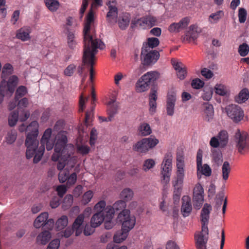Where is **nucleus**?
I'll return each instance as SVG.
<instances>
[{"label": "nucleus", "mask_w": 249, "mask_h": 249, "mask_svg": "<svg viewBox=\"0 0 249 249\" xmlns=\"http://www.w3.org/2000/svg\"><path fill=\"white\" fill-rule=\"evenodd\" d=\"M94 12L90 8L86 17L83 29L84 48L83 52V63L89 64V80L92 82L95 75L93 69L95 64V55L97 53V49H103L104 44L96 38L95 34Z\"/></svg>", "instance_id": "f257e3e1"}, {"label": "nucleus", "mask_w": 249, "mask_h": 249, "mask_svg": "<svg viewBox=\"0 0 249 249\" xmlns=\"http://www.w3.org/2000/svg\"><path fill=\"white\" fill-rule=\"evenodd\" d=\"M67 133L65 131H60L55 137L56 143L54 147V153L52 156V160L54 161L59 160L57 168L61 171L68 163L73 152V147L67 145L68 139Z\"/></svg>", "instance_id": "f03ea898"}, {"label": "nucleus", "mask_w": 249, "mask_h": 249, "mask_svg": "<svg viewBox=\"0 0 249 249\" xmlns=\"http://www.w3.org/2000/svg\"><path fill=\"white\" fill-rule=\"evenodd\" d=\"M38 124L36 121L32 122L28 126L24 124H21L18 130L20 132H27L25 140V145L27 147L26 157L29 159L33 157L36 148L38 145L37 137L38 134Z\"/></svg>", "instance_id": "7ed1b4c3"}, {"label": "nucleus", "mask_w": 249, "mask_h": 249, "mask_svg": "<svg viewBox=\"0 0 249 249\" xmlns=\"http://www.w3.org/2000/svg\"><path fill=\"white\" fill-rule=\"evenodd\" d=\"M212 210L210 204L205 203L201 210L200 214L202 224L201 231L195 235V240L197 249H207L206 244L208 241L209 230L208 224L210 218V213Z\"/></svg>", "instance_id": "20e7f679"}, {"label": "nucleus", "mask_w": 249, "mask_h": 249, "mask_svg": "<svg viewBox=\"0 0 249 249\" xmlns=\"http://www.w3.org/2000/svg\"><path fill=\"white\" fill-rule=\"evenodd\" d=\"M13 69L12 65L7 63L3 66L2 72V81L0 83V95L3 97L5 95L8 93L12 94L18 84V79L16 75L11 76L7 81L6 79L13 72Z\"/></svg>", "instance_id": "39448f33"}, {"label": "nucleus", "mask_w": 249, "mask_h": 249, "mask_svg": "<svg viewBox=\"0 0 249 249\" xmlns=\"http://www.w3.org/2000/svg\"><path fill=\"white\" fill-rule=\"evenodd\" d=\"M52 133V131L51 128L47 129L44 132L40 141L41 145L37 150V147L36 148L33 155L34 156L33 161L35 163H37L41 160L44 154L45 146L48 151L52 150L53 146H55L54 141L50 139Z\"/></svg>", "instance_id": "423d86ee"}, {"label": "nucleus", "mask_w": 249, "mask_h": 249, "mask_svg": "<svg viewBox=\"0 0 249 249\" xmlns=\"http://www.w3.org/2000/svg\"><path fill=\"white\" fill-rule=\"evenodd\" d=\"M160 74L157 71H150L142 75L136 84L137 92H144L149 88L150 86L159 78Z\"/></svg>", "instance_id": "0eeeda50"}, {"label": "nucleus", "mask_w": 249, "mask_h": 249, "mask_svg": "<svg viewBox=\"0 0 249 249\" xmlns=\"http://www.w3.org/2000/svg\"><path fill=\"white\" fill-rule=\"evenodd\" d=\"M159 142V140L154 137L143 138L133 145V150L142 155H145L150 149L155 147Z\"/></svg>", "instance_id": "6e6552de"}, {"label": "nucleus", "mask_w": 249, "mask_h": 249, "mask_svg": "<svg viewBox=\"0 0 249 249\" xmlns=\"http://www.w3.org/2000/svg\"><path fill=\"white\" fill-rule=\"evenodd\" d=\"M117 222L122 224L123 230L129 232L133 229L136 224V218L130 214L129 210L121 211L116 218Z\"/></svg>", "instance_id": "1a4fd4ad"}, {"label": "nucleus", "mask_w": 249, "mask_h": 249, "mask_svg": "<svg viewBox=\"0 0 249 249\" xmlns=\"http://www.w3.org/2000/svg\"><path fill=\"white\" fill-rule=\"evenodd\" d=\"M172 156L170 154H166L161 164L160 171L161 183L164 185L169 183L172 169Z\"/></svg>", "instance_id": "9d476101"}, {"label": "nucleus", "mask_w": 249, "mask_h": 249, "mask_svg": "<svg viewBox=\"0 0 249 249\" xmlns=\"http://www.w3.org/2000/svg\"><path fill=\"white\" fill-rule=\"evenodd\" d=\"M160 57L159 52L156 50H149L142 48L141 50L142 63L143 65H150L157 62Z\"/></svg>", "instance_id": "9b49d317"}, {"label": "nucleus", "mask_w": 249, "mask_h": 249, "mask_svg": "<svg viewBox=\"0 0 249 249\" xmlns=\"http://www.w3.org/2000/svg\"><path fill=\"white\" fill-rule=\"evenodd\" d=\"M202 150L198 149L196 155L197 175L198 178H201V175L210 177L212 174L211 168L208 164L202 165Z\"/></svg>", "instance_id": "f8f14e48"}, {"label": "nucleus", "mask_w": 249, "mask_h": 249, "mask_svg": "<svg viewBox=\"0 0 249 249\" xmlns=\"http://www.w3.org/2000/svg\"><path fill=\"white\" fill-rule=\"evenodd\" d=\"M225 109L227 115L235 123L240 122L243 118L244 111L237 105H230L226 107Z\"/></svg>", "instance_id": "ddd939ff"}, {"label": "nucleus", "mask_w": 249, "mask_h": 249, "mask_svg": "<svg viewBox=\"0 0 249 249\" xmlns=\"http://www.w3.org/2000/svg\"><path fill=\"white\" fill-rule=\"evenodd\" d=\"M204 189L202 186L199 183H197L194 189L193 202L194 206L196 209H199L204 201Z\"/></svg>", "instance_id": "4468645a"}, {"label": "nucleus", "mask_w": 249, "mask_h": 249, "mask_svg": "<svg viewBox=\"0 0 249 249\" xmlns=\"http://www.w3.org/2000/svg\"><path fill=\"white\" fill-rule=\"evenodd\" d=\"M235 139L236 143V147L240 153L243 154V151L249 149V144L247 142L246 140V135L241 134L239 130H238L235 133Z\"/></svg>", "instance_id": "2eb2a0df"}, {"label": "nucleus", "mask_w": 249, "mask_h": 249, "mask_svg": "<svg viewBox=\"0 0 249 249\" xmlns=\"http://www.w3.org/2000/svg\"><path fill=\"white\" fill-rule=\"evenodd\" d=\"M176 95L174 92L168 93L167 96L166 109L167 114L172 116L174 114L175 106L176 102Z\"/></svg>", "instance_id": "dca6fc26"}, {"label": "nucleus", "mask_w": 249, "mask_h": 249, "mask_svg": "<svg viewBox=\"0 0 249 249\" xmlns=\"http://www.w3.org/2000/svg\"><path fill=\"white\" fill-rule=\"evenodd\" d=\"M192 210L191 200L189 196H184L182 198L181 213L184 217L189 215Z\"/></svg>", "instance_id": "f3484780"}, {"label": "nucleus", "mask_w": 249, "mask_h": 249, "mask_svg": "<svg viewBox=\"0 0 249 249\" xmlns=\"http://www.w3.org/2000/svg\"><path fill=\"white\" fill-rule=\"evenodd\" d=\"M189 21L188 18H184L179 22L171 24L168 28V30L172 33L179 32L181 30L185 29L188 26Z\"/></svg>", "instance_id": "a211bd4d"}, {"label": "nucleus", "mask_w": 249, "mask_h": 249, "mask_svg": "<svg viewBox=\"0 0 249 249\" xmlns=\"http://www.w3.org/2000/svg\"><path fill=\"white\" fill-rule=\"evenodd\" d=\"M172 64L177 72L178 78L180 80L184 79L187 75V71L185 66L181 62L176 60H172Z\"/></svg>", "instance_id": "6ab92c4d"}, {"label": "nucleus", "mask_w": 249, "mask_h": 249, "mask_svg": "<svg viewBox=\"0 0 249 249\" xmlns=\"http://www.w3.org/2000/svg\"><path fill=\"white\" fill-rule=\"evenodd\" d=\"M184 168H177L176 180L173 182L175 189L178 192L180 191L181 185L183 182L184 178Z\"/></svg>", "instance_id": "aec40b11"}, {"label": "nucleus", "mask_w": 249, "mask_h": 249, "mask_svg": "<svg viewBox=\"0 0 249 249\" xmlns=\"http://www.w3.org/2000/svg\"><path fill=\"white\" fill-rule=\"evenodd\" d=\"M31 33V29L30 27H23L17 31L16 37L23 41H25L30 39V34Z\"/></svg>", "instance_id": "412c9836"}, {"label": "nucleus", "mask_w": 249, "mask_h": 249, "mask_svg": "<svg viewBox=\"0 0 249 249\" xmlns=\"http://www.w3.org/2000/svg\"><path fill=\"white\" fill-rule=\"evenodd\" d=\"M126 203L122 200L116 201L112 207L110 206V224L115 213L119 211H122L125 210L124 208L126 207Z\"/></svg>", "instance_id": "4be33fe9"}, {"label": "nucleus", "mask_w": 249, "mask_h": 249, "mask_svg": "<svg viewBox=\"0 0 249 249\" xmlns=\"http://www.w3.org/2000/svg\"><path fill=\"white\" fill-rule=\"evenodd\" d=\"M130 21V15L128 13H124L119 16L118 19V24L119 28L122 30H125L128 26Z\"/></svg>", "instance_id": "5701e85b"}, {"label": "nucleus", "mask_w": 249, "mask_h": 249, "mask_svg": "<svg viewBox=\"0 0 249 249\" xmlns=\"http://www.w3.org/2000/svg\"><path fill=\"white\" fill-rule=\"evenodd\" d=\"M224 194L222 192L219 193L217 195L215 200V207L217 210H218L220 208L221 206L222 205L223 202V205L222 207V213L223 214H225L227 205V198H225V199L224 200Z\"/></svg>", "instance_id": "b1692460"}, {"label": "nucleus", "mask_w": 249, "mask_h": 249, "mask_svg": "<svg viewBox=\"0 0 249 249\" xmlns=\"http://www.w3.org/2000/svg\"><path fill=\"white\" fill-rule=\"evenodd\" d=\"M84 219V215L83 214L79 215L75 219L73 223V232L75 231V235H79L82 231L81 225L83 223Z\"/></svg>", "instance_id": "393cba45"}, {"label": "nucleus", "mask_w": 249, "mask_h": 249, "mask_svg": "<svg viewBox=\"0 0 249 249\" xmlns=\"http://www.w3.org/2000/svg\"><path fill=\"white\" fill-rule=\"evenodd\" d=\"M157 92L154 89H151L149 95V111L154 113L157 108Z\"/></svg>", "instance_id": "a878e982"}, {"label": "nucleus", "mask_w": 249, "mask_h": 249, "mask_svg": "<svg viewBox=\"0 0 249 249\" xmlns=\"http://www.w3.org/2000/svg\"><path fill=\"white\" fill-rule=\"evenodd\" d=\"M198 27L196 25H192L189 27V31L185 35V38L189 41H194L197 37Z\"/></svg>", "instance_id": "bb28decb"}, {"label": "nucleus", "mask_w": 249, "mask_h": 249, "mask_svg": "<svg viewBox=\"0 0 249 249\" xmlns=\"http://www.w3.org/2000/svg\"><path fill=\"white\" fill-rule=\"evenodd\" d=\"M204 107V120L207 122H211L213 117L214 110L212 105L209 103H205L203 104Z\"/></svg>", "instance_id": "cd10ccee"}, {"label": "nucleus", "mask_w": 249, "mask_h": 249, "mask_svg": "<svg viewBox=\"0 0 249 249\" xmlns=\"http://www.w3.org/2000/svg\"><path fill=\"white\" fill-rule=\"evenodd\" d=\"M135 27H139L142 29L148 27V23L146 16L140 18H135L131 21V27L134 28Z\"/></svg>", "instance_id": "c85d7f7f"}, {"label": "nucleus", "mask_w": 249, "mask_h": 249, "mask_svg": "<svg viewBox=\"0 0 249 249\" xmlns=\"http://www.w3.org/2000/svg\"><path fill=\"white\" fill-rule=\"evenodd\" d=\"M118 9L115 0H110V23L117 22Z\"/></svg>", "instance_id": "c756f323"}, {"label": "nucleus", "mask_w": 249, "mask_h": 249, "mask_svg": "<svg viewBox=\"0 0 249 249\" xmlns=\"http://www.w3.org/2000/svg\"><path fill=\"white\" fill-rule=\"evenodd\" d=\"M249 98V90L244 88L239 93L238 95L235 97V101L238 103H245Z\"/></svg>", "instance_id": "7c9ffc66"}, {"label": "nucleus", "mask_w": 249, "mask_h": 249, "mask_svg": "<svg viewBox=\"0 0 249 249\" xmlns=\"http://www.w3.org/2000/svg\"><path fill=\"white\" fill-rule=\"evenodd\" d=\"M128 231L123 230L118 231L113 236V241L115 243H120L125 240L128 235Z\"/></svg>", "instance_id": "2f4dec72"}, {"label": "nucleus", "mask_w": 249, "mask_h": 249, "mask_svg": "<svg viewBox=\"0 0 249 249\" xmlns=\"http://www.w3.org/2000/svg\"><path fill=\"white\" fill-rule=\"evenodd\" d=\"M138 132L142 136H147L152 133V129L149 124L146 123H141L138 127Z\"/></svg>", "instance_id": "473e14b6"}, {"label": "nucleus", "mask_w": 249, "mask_h": 249, "mask_svg": "<svg viewBox=\"0 0 249 249\" xmlns=\"http://www.w3.org/2000/svg\"><path fill=\"white\" fill-rule=\"evenodd\" d=\"M105 218L104 214H102L101 213H96L91 217L90 223L92 227H97L102 223Z\"/></svg>", "instance_id": "72a5a7b5"}, {"label": "nucleus", "mask_w": 249, "mask_h": 249, "mask_svg": "<svg viewBox=\"0 0 249 249\" xmlns=\"http://www.w3.org/2000/svg\"><path fill=\"white\" fill-rule=\"evenodd\" d=\"M48 218V213H41L35 220L34 225L36 228H39L44 226L45 221Z\"/></svg>", "instance_id": "f704fd0d"}, {"label": "nucleus", "mask_w": 249, "mask_h": 249, "mask_svg": "<svg viewBox=\"0 0 249 249\" xmlns=\"http://www.w3.org/2000/svg\"><path fill=\"white\" fill-rule=\"evenodd\" d=\"M51 234L49 231H45L37 237V241L42 245H46L50 240Z\"/></svg>", "instance_id": "c9c22d12"}, {"label": "nucleus", "mask_w": 249, "mask_h": 249, "mask_svg": "<svg viewBox=\"0 0 249 249\" xmlns=\"http://www.w3.org/2000/svg\"><path fill=\"white\" fill-rule=\"evenodd\" d=\"M147 43L143 44L142 48L153 50L152 49L158 46L160 43L159 39L156 37H149L147 39Z\"/></svg>", "instance_id": "e433bc0d"}, {"label": "nucleus", "mask_w": 249, "mask_h": 249, "mask_svg": "<svg viewBox=\"0 0 249 249\" xmlns=\"http://www.w3.org/2000/svg\"><path fill=\"white\" fill-rule=\"evenodd\" d=\"M134 195L133 191L132 189L126 188L122 190L120 193V197L123 199V201H129L132 199Z\"/></svg>", "instance_id": "4c0bfd02"}, {"label": "nucleus", "mask_w": 249, "mask_h": 249, "mask_svg": "<svg viewBox=\"0 0 249 249\" xmlns=\"http://www.w3.org/2000/svg\"><path fill=\"white\" fill-rule=\"evenodd\" d=\"M74 21L75 20L71 17H69L66 18V23L63 25L65 33L75 32L73 29Z\"/></svg>", "instance_id": "58836bf2"}, {"label": "nucleus", "mask_w": 249, "mask_h": 249, "mask_svg": "<svg viewBox=\"0 0 249 249\" xmlns=\"http://www.w3.org/2000/svg\"><path fill=\"white\" fill-rule=\"evenodd\" d=\"M217 138L220 142V147H224L227 144L229 140L228 134L225 130H221L217 135Z\"/></svg>", "instance_id": "ea45409f"}, {"label": "nucleus", "mask_w": 249, "mask_h": 249, "mask_svg": "<svg viewBox=\"0 0 249 249\" xmlns=\"http://www.w3.org/2000/svg\"><path fill=\"white\" fill-rule=\"evenodd\" d=\"M74 32H75L65 33L67 35L68 45L71 49H74L77 44V41L75 39Z\"/></svg>", "instance_id": "a19ab883"}, {"label": "nucleus", "mask_w": 249, "mask_h": 249, "mask_svg": "<svg viewBox=\"0 0 249 249\" xmlns=\"http://www.w3.org/2000/svg\"><path fill=\"white\" fill-rule=\"evenodd\" d=\"M68 219L66 215L62 216L56 222V228L58 231L64 229L68 225Z\"/></svg>", "instance_id": "79ce46f5"}, {"label": "nucleus", "mask_w": 249, "mask_h": 249, "mask_svg": "<svg viewBox=\"0 0 249 249\" xmlns=\"http://www.w3.org/2000/svg\"><path fill=\"white\" fill-rule=\"evenodd\" d=\"M231 168L228 161L224 162L222 167V178L224 180H227L229 178V174L231 172Z\"/></svg>", "instance_id": "37998d69"}, {"label": "nucleus", "mask_w": 249, "mask_h": 249, "mask_svg": "<svg viewBox=\"0 0 249 249\" xmlns=\"http://www.w3.org/2000/svg\"><path fill=\"white\" fill-rule=\"evenodd\" d=\"M28 92L27 89L24 86H20L17 89L15 93V99L18 101L20 98L25 96Z\"/></svg>", "instance_id": "c03bdc74"}, {"label": "nucleus", "mask_w": 249, "mask_h": 249, "mask_svg": "<svg viewBox=\"0 0 249 249\" xmlns=\"http://www.w3.org/2000/svg\"><path fill=\"white\" fill-rule=\"evenodd\" d=\"M224 16V12L222 10L212 14L209 17V21L211 23H217Z\"/></svg>", "instance_id": "a18cd8bd"}, {"label": "nucleus", "mask_w": 249, "mask_h": 249, "mask_svg": "<svg viewBox=\"0 0 249 249\" xmlns=\"http://www.w3.org/2000/svg\"><path fill=\"white\" fill-rule=\"evenodd\" d=\"M46 6L51 11H56L59 7V3L56 0H44Z\"/></svg>", "instance_id": "49530a36"}, {"label": "nucleus", "mask_w": 249, "mask_h": 249, "mask_svg": "<svg viewBox=\"0 0 249 249\" xmlns=\"http://www.w3.org/2000/svg\"><path fill=\"white\" fill-rule=\"evenodd\" d=\"M119 107L118 102L110 99V118L118 113Z\"/></svg>", "instance_id": "de8ad7c7"}, {"label": "nucleus", "mask_w": 249, "mask_h": 249, "mask_svg": "<svg viewBox=\"0 0 249 249\" xmlns=\"http://www.w3.org/2000/svg\"><path fill=\"white\" fill-rule=\"evenodd\" d=\"M18 119V111H14L12 112L9 116L8 123L10 126L16 125Z\"/></svg>", "instance_id": "09e8293b"}, {"label": "nucleus", "mask_w": 249, "mask_h": 249, "mask_svg": "<svg viewBox=\"0 0 249 249\" xmlns=\"http://www.w3.org/2000/svg\"><path fill=\"white\" fill-rule=\"evenodd\" d=\"M106 205V202L104 200H101L95 205L94 210L96 213H101L102 214H104V210Z\"/></svg>", "instance_id": "8fccbe9b"}, {"label": "nucleus", "mask_w": 249, "mask_h": 249, "mask_svg": "<svg viewBox=\"0 0 249 249\" xmlns=\"http://www.w3.org/2000/svg\"><path fill=\"white\" fill-rule=\"evenodd\" d=\"M155 165V160L153 159H149L144 161L142 168L144 171H147L153 168Z\"/></svg>", "instance_id": "3c124183"}, {"label": "nucleus", "mask_w": 249, "mask_h": 249, "mask_svg": "<svg viewBox=\"0 0 249 249\" xmlns=\"http://www.w3.org/2000/svg\"><path fill=\"white\" fill-rule=\"evenodd\" d=\"M249 52V46L246 43L241 44L238 48V53L242 56H246Z\"/></svg>", "instance_id": "603ef678"}, {"label": "nucleus", "mask_w": 249, "mask_h": 249, "mask_svg": "<svg viewBox=\"0 0 249 249\" xmlns=\"http://www.w3.org/2000/svg\"><path fill=\"white\" fill-rule=\"evenodd\" d=\"M69 174V171L67 168L65 169L64 170L61 171L58 175L59 181L61 183H64L67 181Z\"/></svg>", "instance_id": "864d4df0"}, {"label": "nucleus", "mask_w": 249, "mask_h": 249, "mask_svg": "<svg viewBox=\"0 0 249 249\" xmlns=\"http://www.w3.org/2000/svg\"><path fill=\"white\" fill-rule=\"evenodd\" d=\"M20 113L18 112V119L20 122H24L27 120L30 115L29 111H25L24 109H19Z\"/></svg>", "instance_id": "5fc2aeb1"}, {"label": "nucleus", "mask_w": 249, "mask_h": 249, "mask_svg": "<svg viewBox=\"0 0 249 249\" xmlns=\"http://www.w3.org/2000/svg\"><path fill=\"white\" fill-rule=\"evenodd\" d=\"M215 93L221 96L225 95L227 93L226 87L221 84L216 85L215 87Z\"/></svg>", "instance_id": "6e6d98bb"}, {"label": "nucleus", "mask_w": 249, "mask_h": 249, "mask_svg": "<svg viewBox=\"0 0 249 249\" xmlns=\"http://www.w3.org/2000/svg\"><path fill=\"white\" fill-rule=\"evenodd\" d=\"M247 13L245 9L240 8L239 9L238 18L239 21L241 23H244L246 20Z\"/></svg>", "instance_id": "4d7b16f0"}, {"label": "nucleus", "mask_w": 249, "mask_h": 249, "mask_svg": "<svg viewBox=\"0 0 249 249\" xmlns=\"http://www.w3.org/2000/svg\"><path fill=\"white\" fill-rule=\"evenodd\" d=\"M204 82L199 78L193 79L191 85L194 89H199L203 87Z\"/></svg>", "instance_id": "13d9d810"}, {"label": "nucleus", "mask_w": 249, "mask_h": 249, "mask_svg": "<svg viewBox=\"0 0 249 249\" xmlns=\"http://www.w3.org/2000/svg\"><path fill=\"white\" fill-rule=\"evenodd\" d=\"M93 192L91 191L86 192L83 196L82 202L84 204H88L90 202L91 199L93 197Z\"/></svg>", "instance_id": "bf43d9fd"}, {"label": "nucleus", "mask_w": 249, "mask_h": 249, "mask_svg": "<svg viewBox=\"0 0 249 249\" xmlns=\"http://www.w3.org/2000/svg\"><path fill=\"white\" fill-rule=\"evenodd\" d=\"M95 106H92L89 110H88L86 113L85 115V123L89 124L92 120L93 116V110H94Z\"/></svg>", "instance_id": "052dcab7"}, {"label": "nucleus", "mask_w": 249, "mask_h": 249, "mask_svg": "<svg viewBox=\"0 0 249 249\" xmlns=\"http://www.w3.org/2000/svg\"><path fill=\"white\" fill-rule=\"evenodd\" d=\"M17 138V132L15 130H12L8 133L6 137L7 142L9 144L13 143Z\"/></svg>", "instance_id": "680f3d73"}, {"label": "nucleus", "mask_w": 249, "mask_h": 249, "mask_svg": "<svg viewBox=\"0 0 249 249\" xmlns=\"http://www.w3.org/2000/svg\"><path fill=\"white\" fill-rule=\"evenodd\" d=\"M213 91L210 89H205L202 95V98L204 100L210 101L212 97Z\"/></svg>", "instance_id": "e2e57ef3"}, {"label": "nucleus", "mask_w": 249, "mask_h": 249, "mask_svg": "<svg viewBox=\"0 0 249 249\" xmlns=\"http://www.w3.org/2000/svg\"><path fill=\"white\" fill-rule=\"evenodd\" d=\"M148 27L151 28L157 24V19L155 17L151 15L146 16Z\"/></svg>", "instance_id": "0e129e2a"}, {"label": "nucleus", "mask_w": 249, "mask_h": 249, "mask_svg": "<svg viewBox=\"0 0 249 249\" xmlns=\"http://www.w3.org/2000/svg\"><path fill=\"white\" fill-rule=\"evenodd\" d=\"M76 66L73 64L69 65L64 70V73L66 76H71L75 70Z\"/></svg>", "instance_id": "69168bd1"}, {"label": "nucleus", "mask_w": 249, "mask_h": 249, "mask_svg": "<svg viewBox=\"0 0 249 249\" xmlns=\"http://www.w3.org/2000/svg\"><path fill=\"white\" fill-rule=\"evenodd\" d=\"M77 180V175L75 173H72L70 176H68L67 180V185L69 186L73 185Z\"/></svg>", "instance_id": "338daca9"}, {"label": "nucleus", "mask_w": 249, "mask_h": 249, "mask_svg": "<svg viewBox=\"0 0 249 249\" xmlns=\"http://www.w3.org/2000/svg\"><path fill=\"white\" fill-rule=\"evenodd\" d=\"M60 246V241L55 239L52 241L48 245L47 249H58Z\"/></svg>", "instance_id": "774afa93"}]
</instances>
